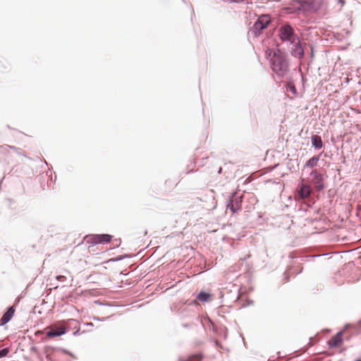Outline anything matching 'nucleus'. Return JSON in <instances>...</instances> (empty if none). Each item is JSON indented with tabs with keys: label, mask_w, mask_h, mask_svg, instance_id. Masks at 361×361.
Masks as SVG:
<instances>
[{
	"label": "nucleus",
	"mask_w": 361,
	"mask_h": 361,
	"mask_svg": "<svg viewBox=\"0 0 361 361\" xmlns=\"http://www.w3.org/2000/svg\"><path fill=\"white\" fill-rule=\"evenodd\" d=\"M355 361H361V358L356 359Z\"/></svg>",
	"instance_id": "nucleus-21"
},
{
	"label": "nucleus",
	"mask_w": 361,
	"mask_h": 361,
	"mask_svg": "<svg viewBox=\"0 0 361 361\" xmlns=\"http://www.w3.org/2000/svg\"><path fill=\"white\" fill-rule=\"evenodd\" d=\"M270 22L271 18L269 15L260 16L253 25V32L255 35L258 36L261 33L262 30L268 26Z\"/></svg>",
	"instance_id": "nucleus-3"
},
{
	"label": "nucleus",
	"mask_w": 361,
	"mask_h": 361,
	"mask_svg": "<svg viewBox=\"0 0 361 361\" xmlns=\"http://www.w3.org/2000/svg\"><path fill=\"white\" fill-rule=\"evenodd\" d=\"M241 202V197H235V195H233L228 204H227V209H229L231 212L234 214L240 209Z\"/></svg>",
	"instance_id": "nucleus-8"
},
{
	"label": "nucleus",
	"mask_w": 361,
	"mask_h": 361,
	"mask_svg": "<svg viewBox=\"0 0 361 361\" xmlns=\"http://www.w3.org/2000/svg\"><path fill=\"white\" fill-rule=\"evenodd\" d=\"M312 188L309 184L304 183L303 180L300 185H299L297 192L300 198L306 199L310 197L312 193Z\"/></svg>",
	"instance_id": "nucleus-6"
},
{
	"label": "nucleus",
	"mask_w": 361,
	"mask_h": 361,
	"mask_svg": "<svg viewBox=\"0 0 361 361\" xmlns=\"http://www.w3.org/2000/svg\"><path fill=\"white\" fill-rule=\"evenodd\" d=\"M202 357L200 355H192L189 357H182L178 361H201Z\"/></svg>",
	"instance_id": "nucleus-14"
},
{
	"label": "nucleus",
	"mask_w": 361,
	"mask_h": 361,
	"mask_svg": "<svg viewBox=\"0 0 361 361\" xmlns=\"http://www.w3.org/2000/svg\"><path fill=\"white\" fill-rule=\"evenodd\" d=\"M66 276L63 275L57 276L56 279L59 281H64L66 280Z\"/></svg>",
	"instance_id": "nucleus-20"
},
{
	"label": "nucleus",
	"mask_w": 361,
	"mask_h": 361,
	"mask_svg": "<svg viewBox=\"0 0 361 361\" xmlns=\"http://www.w3.org/2000/svg\"><path fill=\"white\" fill-rule=\"evenodd\" d=\"M15 309L13 307H10L1 317L0 320V325L2 326L8 322L13 317Z\"/></svg>",
	"instance_id": "nucleus-11"
},
{
	"label": "nucleus",
	"mask_w": 361,
	"mask_h": 361,
	"mask_svg": "<svg viewBox=\"0 0 361 361\" xmlns=\"http://www.w3.org/2000/svg\"><path fill=\"white\" fill-rule=\"evenodd\" d=\"M46 329L48 330L47 331V336L48 338L60 336L65 334L67 331V329L65 326H57L56 324H53L50 326H48Z\"/></svg>",
	"instance_id": "nucleus-5"
},
{
	"label": "nucleus",
	"mask_w": 361,
	"mask_h": 361,
	"mask_svg": "<svg viewBox=\"0 0 361 361\" xmlns=\"http://www.w3.org/2000/svg\"><path fill=\"white\" fill-rule=\"evenodd\" d=\"M265 57L269 61L272 71L280 78L284 77L288 72V63L286 55L280 49L267 48Z\"/></svg>",
	"instance_id": "nucleus-1"
},
{
	"label": "nucleus",
	"mask_w": 361,
	"mask_h": 361,
	"mask_svg": "<svg viewBox=\"0 0 361 361\" xmlns=\"http://www.w3.org/2000/svg\"><path fill=\"white\" fill-rule=\"evenodd\" d=\"M41 333H42V331H37L36 334H41Z\"/></svg>",
	"instance_id": "nucleus-22"
},
{
	"label": "nucleus",
	"mask_w": 361,
	"mask_h": 361,
	"mask_svg": "<svg viewBox=\"0 0 361 361\" xmlns=\"http://www.w3.org/2000/svg\"><path fill=\"white\" fill-rule=\"evenodd\" d=\"M8 352H9V350L8 348H4V349L1 350H0V358L6 356L7 354L8 353Z\"/></svg>",
	"instance_id": "nucleus-19"
},
{
	"label": "nucleus",
	"mask_w": 361,
	"mask_h": 361,
	"mask_svg": "<svg viewBox=\"0 0 361 361\" xmlns=\"http://www.w3.org/2000/svg\"><path fill=\"white\" fill-rule=\"evenodd\" d=\"M310 176H312V183L314 185L317 190H322L324 188V180L322 175L319 173L316 170H313Z\"/></svg>",
	"instance_id": "nucleus-7"
},
{
	"label": "nucleus",
	"mask_w": 361,
	"mask_h": 361,
	"mask_svg": "<svg viewBox=\"0 0 361 361\" xmlns=\"http://www.w3.org/2000/svg\"><path fill=\"white\" fill-rule=\"evenodd\" d=\"M329 345L331 348L340 347L343 343L342 332L337 333L329 341Z\"/></svg>",
	"instance_id": "nucleus-10"
},
{
	"label": "nucleus",
	"mask_w": 361,
	"mask_h": 361,
	"mask_svg": "<svg viewBox=\"0 0 361 361\" xmlns=\"http://www.w3.org/2000/svg\"><path fill=\"white\" fill-rule=\"evenodd\" d=\"M298 9L303 11L317 10L324 3V0H305L298 1Z\"/></svg>",
	"instance_id": "nucleus-4"
},
{
	"label": "nucleus",
	"mask_w": 361,
	"mask_h": 361,
	"mask_svg": "<svg viewBox=\"0 0 361 361\" xmlns=\"http://www.w3.org/2000/svg\"><path fill=\"white\" fill-rule=\"evenodd\" d=\"M112 238V236L108 234L94 235L90 237V240L92 243H109Z\"/></svg>",
	"instance_id": "nucleus-9"
},
{
	"label": "nucleus",
	"mask_w": 361,
	"mask_h": 361,
	"mask_svg": "<svg viewBox=\"0 0 361 361\" xmlns=\"http://www.w3.org/2000/svg\"><path fill=\"white\" fill-rule=\"evenodd\" d=\"M280 37L283 41H288L291 44L295 42L298 37L294 34L293 29L288 25L282 26L280 30Z\"/></svg>",
	"instance_id": "nucleus-2"
},
{
	"label": "nucleus",
	"mask_w": 361,
	"mask_h": 361,
	"mask_svg": "<svg viewBox=\"0 0 361 361\" xmlns=\"http://www.w3.org/2000/svg\"><path fill=\"white\" fill-rule=\"evenodd\" d=\"M287 91H290L294 96L297 94V91L295 85L292 82H288L287 85Z\"/></svg>",
	"instance_id": "nucleus-18"
},
{
	"label": "nucleus",
	"mask_w": 361,
	"mask_h": 361,
	"mask_svg": "<svg viewBox=\"0 0 361 361\" xmlns=\"http://www.w3.org/2000/svg\"><path fill=\"white\" fill-rule=\"evenodd\" d=\"M8 149L17 150V148L9 145H1L0 146V154L5 155L8 153Z\"/></svg>",
	"instance_id": "nucleus-17"
},
{
	"label": "nucleus",
	"mask_w": 361,
	"mask_h": 361,
	"mask_svg": "<svg viewBox=\"0 0 361 361\" xmlns=\"http://www.w3.org/2000/svg\"><path fill=\"white\" fill-rule=\"evenodd\" d=\"M312 145L317 149H321L323 146L322 140L320 136L315 135L312 137Z\"/></svg>",
	"instance_id": "nucleus-13"
},
{
	"label": "nucleus",
	"mask_w": 361,
	"mask_h": 361,
	"mask_svg": "<svg viewBox=\"0 0 361 361\" xmlns=\"http://www.w3.org/2000/svg\"><path fill=\"white\" fill-rule=\"evenodd\" d=\"M210 298L211 295L205 292H200L197 296V298L202 302L208 301Z\"/></svg>",
	"instance_id": "nucleus-15"
},
{
	"label": "nucleus",
	"mask_w": 361,
	"mask_h": 361,
	"mask_svg": "<svg viewBox=\"0 0 361 361\" xmlns=\"http://www.w3.org/2000/svg\"><path fill=\"white\" fill-rule=\"evenodd\" d=\"M293 44L295 47L292 51L293 55L299 58L302 57L304 55V51L300 45L299 39H298Z\"/></svg>",
	"instance_id": "nucleus-12"
},
{
	"label": "nucleus",
	"mask_w": 361,
	"mask_h": 361,
	"mask_svg": "<svg viewBox=\"0 0 361 361\" xmlns=\"http://www.w3.org/2000/svg\"><path fill=\"white\" fill-rule=\"evenodd\" d=\"M318 161H319L318 157H313L305 163V166L314 167L317 164Z\"/></svg>",
	"instance_id": "nucleus-16"
}]
</instances>
